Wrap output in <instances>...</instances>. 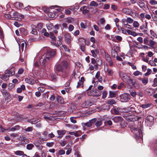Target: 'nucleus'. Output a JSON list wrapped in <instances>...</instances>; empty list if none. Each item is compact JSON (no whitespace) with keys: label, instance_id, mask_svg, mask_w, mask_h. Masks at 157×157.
I'll use <instances>...</instances> for the list:
<instances>
[{"label":"nucleus","instance_id":"nucleus-40","mask_svg":"<svg viewBox=\"0 0 157 157\" xmlns=\"http://www.w3.org/2000/svg\"><path fill=\"white\" fill-rule=\"evenodd\" d=\"M138 48L139 49L141 48L145 50H148L150 48V47H149L148 45L147 46V45H143L142 47Z\"/></svg>","mask_w":157,"mask_h":157},{"label":"nucleus","instance_id":"nucleus-24","mask_svg":"<svg viewBox=\"0 0 157 157\" xmlns=\"http://www.w3.org/2000/svg\"><path fill=\"white\" fill-rule=\"evenodd\" d=\"M0 76L1 79L5 81H7L9 79V78L10 77L9 76H8V75H6V73H5L4 75H0Z\"/></svg>","mask_w":157,"mask_h":157},{"label":"nucleus","instance_id":"nucleus-45","mask_svg":"<svg viewBox=\"0 0 157 157\" xmlns=\"http://www.w3.org/2000/svg\"><path fill=\"white\" fill-rule=\"evenodd\" d=\"M127 109L128 111H134L135 110L134 108L132 105H131L129 107H128Z\"/></svg>","mask_w":157,"mask_h":157},{"label":"nucleus","instance_id":"nucleus-4","mask_svg":"<svg viewBox=\"0 0 157 157\" xmlns=\"http://www.w3.org/2000/svg\"><path fill=\"white\" fill-rule=\"evenodd\" d=\"M120 97L121 100L122 102H125L129 99L130 95L128 94L124 93L121 94Z\"/></svg>","mask_w":157,"mask_h":157},{"label":"nucleus","instance_id":"nucleus-20","mask_svg":"<svg viewBox=\"0 0 157 157\" xmlns=\"http://www.w3.org/2000/svg\"><path fill=\"white\" fill-rule=\"evenodd\" d=\"M129 119L130 121H134L138 120L139 119V117L136 115H132L129 117Z\"/></svg>","mask_w":157,"mask_h":157},{"label":"nucleus","instance_id":"nucleus-28","mask_svg":"<svg viewBox=\"0 0 157 157\" xmlns=\"http://www.w3.org/2000/svg\"><path fill=\"white\" fill-rule=\"evenodd\" d=\"M58 135V138H61L65 134V131L63 130H58L57 131Z\"/></svg>","mask_w":157,"mask_h":157},{"label":"nucleus","instance_id":"nucleus-46","mask_svg":"<svg viewBox=\"0 0 157 157\" xmlns=\"http://www.w3.org/2000/svg\"><path fill=\"white\" fill-rule=\"evenodd\" d=\"M151 105V104H145L142 105L141 106L143 108L145 109L150 107Z\"/></svg>","mask_w":157,"mask_h":157},{"label":"nucleus","instance_id":"nucleus-51","mask_svg":"<svg viewBox=\"0 0 157 157\" xmlns=\"http://www.w3.org/2000/svg\"><path fill=\"white\" fill-rule=\"evenodd\" d=\"M37 29L39 30L41 29L43 27V24L41 23H39L36 26Z\"/></svg>","mask_w":157,"mask_h":157},{"label":"nucleus","instance_id":"nucleus-34","mask_svg":"<svg viewBox=\"0 0 157 157\" xmlns=\"http://www.w3.org/2000/svg\"><path fill=\"white\" fill-rule=\"evenodd\" d=\"M151 70L150 69L148 68L147 69V72L146 73L144 74L143 75V76H144V77L147 76L149 75H150L151 74Z\"/></svg>","mask_w":157,"mask_h":157},{"label":"nucleus","instance_id":"nucleus-12","mask_svg":"<svg viewBox=\"0 0 157 157\" xmlns=\"http://www.w3.org/2000/svg\"><path fill=\"white\" fill-rule=\"evenodd\" d=\"M136 3L140 8L143 9L145 8V4L142 0H137Z\"/></svg>","mask_w":157,"mask_h":157},{"label":"nucleus","instance_id":"nucleus-18","mask_svg":"<svg viewBox=\"0 0 157 157\" xmlns=\"http://www.w3.org/2000/svg\"><path fill=\"white\" fill-rule=\"evenodd\" d=\"M2 94L4 95L5 97L7 98H9L10 96V94L8 93L7 90H3L2 91Z\"/></svg>","mask_w":157,"mask_h":157},{"label":"nucleus","instance_id":"nucleus-49","mask_svg":"<svg viewBox=\"0 0 157 157\" xmlns=\"http://www.w3.org/2000/svg\"><path fill=\"white\" fill-rule=\"evenodd\" d=\"M90 5V6L96 7L98 6V4L94 1H92L91 2Z\"/></svg>","mask_w":157,"mask_h":157},{"label":"nucleus","instance_id":"nucleus-36","mask_svg":"<svg viewBox=\"0 0 157 157\" xmlns=\"http://www.w3.org/2000/svg\"><path fill=\"white\" fill-rule=\"evenodd\" d=\"M150 39L147 37H145L144 39V44L147 45Z\"/></svg>","mask_w":157,"mask_h":157},{"label":"nucleus","instance_id":"nucleus-2","mask_svg":"<svg viewBox=\"0 0 157 157\" xmlns=\"http://www.w3.org/2000/svg\"><path fill=\"white\" fill-rule=\"evenodd\" d=\"M56 54V52L54 50L51 49L47 50L46 55L45 56L46 59L49 61L51 60L55 56Z\"/></svg>","mask_w":157,"mask_h":157},{"label":"nucleus","instance_id":"nucleus-53","mask_svg":"<svg viewBox=\"0 0 157 157\" xmlns=\"http://www.w3.org/2000/svg\"><path fill=\"white\" fill-rule=\"evenodd\" d=\"M149 3L151 5H155L157 4V1L155 0H150Z\"/></svg>","mask_w":157,"mask_h":157},{"label":"nucleus","instance_id":"nucleus-15","mask_svg":"<svg viewBox=\"0 0 157 157\" xmlns=\"http://www.w3.org/2000/svg\"><path fill=\"white\" fill-rule=\"evenodd\" d=\"M122 12L123 13L126 14L131 15V13L132 12V10L130 9L124 8L122 10Z\"/></svg>","mask_w":157,"mask_h":157},{"label":"nucleus","instance_id":"nucleus-6","mask_svg":"<svg viewBox=\"0 0 157 157\" xmlns=\"http://www.w3.org/2000/svg\"><path fill=\"white\" fill-rule=\"evenodd\" d=\"M119 75L120 77L124 82L125 80L128 78V76L123 71H120L119 72Z\"/></svg>","mask_w":157,"mask_h":157},{"label":"nucleus","instance_id":"nucleus-32","mask_svg":"<svg viewBox=\"0 0 157 157\" xmlns=\"http://www.w3.org/2000/svg\"><path fill=\"white\" fill-rule=\"evenodd\" d=\"M111 55L113 57H116L118 56L117 52H116V50H114L112 49L111 50Z\"/></svg>","mask_w":157,"mask_h":157},{"label":"nucleus","instance_id":"nucleus-11","mask_svg":"<svg viewBox=\"0 0 157 157\" xmlns=\"http://www.w3.org/2000/svg\"><path fill=\"white\" fill-rule=\"evenodd\" d=\"M18 139L21 142V143L22 144H25L27 143V142L26 141L27 140V138L26 137L24 136L21 135L18 138Z\"/></svg>","mask_w":157,"mask_h":157},{"label":"nucleus","instance_id":"nucleus-60","mask_svg":"<svg viewBox=\"0 0 157 157\" xmlns=\"http://www.w3.org/2000/svg\"><path fill=\"white\" fill-rule=\"evenodd\" d=\"M107 95V92L106 91H103L102 95V98L103 99H105V98Z\"/></svg>","mask_w":157,"mask_h":157},{"label":"nucleus","instance_id":"nucleus-50","mask_svg":"<svg viewBox=\"0 0 157 157\" xmlns=\"http://www.w3.org/2000/svg\"><path fill=\"white\" fill-rule=\"evenodd\" d=\"M127 63L130 66H131L132 67L133 69L135 70L136 69V66H134L133 63L129 62H128Z\"/></svg>","mask_w":157,"mask_h":157},{"label":"nucleus","instance_id":"nucleus-25","mask_svg":"<svg viewBox=\"0 0 157 157\" xmlns=\"http://www.w3.org/2000/svg\"><path fill=\"white\" fill-rule=\"evenodd\" d=\"M126 32L128 34L132 35L133 36H136L138 35V34L130 30H127Z\"/></svg>","mask_w":157,"mask_h":157},{"label":"nucleus","instance_id":"nucleus-48","mask_svg":"<svg viewBox=\"0 0 157 157\" xmlns=\"http://www.w3.org/2000/svg\"><path fill=\"white\" fill-rule=\"evenodd\" d=\"M34 147V145L32 144H29L27 145L26 148L27 149L30 150Z\"/></svg>","mask_w":157,"mask_h":157},{"label":"nucleus","instance_id":"nucleus-27","mask_svg":"<svg viewBox=\"0 0 157 157\" xmlns=\"http://www.w3.org/2000/svg\"><path fill=\"white\" fill-rule=\"evenodd\" d=\"M91 52L92 54L93 57H96L97 56V54L99 52V51L98 49H96L94 50H92L91 51Z\"/></svg>","mask_w":157,"mask_h":157},{"label":"nucleus","instance_id":"nucleus-7","mask_svg":"<svg viewBox=\"0 0 157 157\" xmlns=\"http://www.w3.org/2000/svg\"><path fill=\"white\" fill-rule=\"evenodd\" d=\"M5 73H6V75H8V76L10 77L13 75L15 74L14 68H12L6 71Z\"/></svg>","mask_w":157,"mask_h":157},{"label":"nucleus","instance_id":"nucleus-5","mask_svg":"<svg viewBox=\"0 0 157 157\" xmlns=\"http://www.w3.org/2000/svg\"><path fill=\"white\" fill-rule=\"evenodd\" d=\"M145 122L148 125L152 124L154 122V118L151 116L147 117L145 119Z\"/></svg>","mask_w":157,"mask_h":157},{"label":"nucleus","instance_id":"nucleus-43","mask_svg":"<svg viewBox=\"0 0 157 157\" xmlns=\"http://www.w3.org/2000/svg\"><path fill=\"white\" fill-rule=\"evenodd\" d=\"M126 19L127 24H131L133 22V19L130 17H127Z\"/></svg>","mask_w":157,"mask_h":157},{"label":"nucleus","instance_id":"nucleus-55","mask_svg":"<svg viewBox=\"0 0 157 157\" xmlns=\"http://www.w3.org/2000/svg\"><path fill=\"white\" fill-rule=\"evenodd\" d=\"M142 74V73L141 72L138 71L134 72L133 73V75L135 76H137L140 75H141Z\"/></svg>","mask_w":157,"mask_h":157},{"label":"nucleus","instance_id":"nucleus-23","mask_svg":"<svg viewBox=\"0 0 157 157\" xmlns=\"http://www.w3.org/2000/svg\"><path fill=\"white\" fill-rule=\"evenodd\" d=\"M105 71L106 72L108 75L109 76H112L113 74V71L112 69L109 68L107 67L106 71Z\"/></svg>","mask_w":157,"mask_h":157},{"label":"nucleus","instance_id":"nucleus-39","mask_svg":"<svg viewBox=\"0 0 157 157\" xmlns=\"http://www.w3.org/2000/svg\"><path fill=\"white\" fill-rule=\"evenodd\" d=\"M105 58L106 61L109 63V62L112 60L110 56L108 54H105Z\"/></svg>","mask_w":157,"mask_h":157},{"label":"nucleus","instance_id":"nucleus-19","mask_svg":"<svg viewBox=\"0 0 157 157\" xmlns=\"http://www.w3.org/2000/svg\"><path fill=\"white\" fill-rule=\"evenodd\" d=\"M156 44V42L154 41L153 39H150L147 45L150 46V48H152L154 47V46Z\"/></svg>","mask_w":157,"mask_h":157},{"label":"nucleus","instance_id":"nucleus-21","mask_svg":"<svg viewBox=\"0 0 157 157\" xmlns=\"http://www.w3.org/2000/svg\"><path fill=\"white\" fill-rule=\"evenodd\" d=\"M80 10L82 11V13L84 14L87 13L89 12V10H87V8L86 6H84L81 7Z\"/></svg>","mask_w":157,"mask_h":157},{"label":"nucleus","instance_id":"nucleus-13","mask_svg":"<svg viewBox=\"0 0 157 157\" xmlns=\"http://www.w3.org/2000/svg\"><path fill=\"white\" fill-rule=\"evenodd\" d=\"M112 120L115 122L120 123L123 121V118L121 116H117L113 118Z\"/></svg>","mask_w":157,"mask_h":157},{"label":"nucleus","instance_id":"nucleus-64","mask_svg":"<svg viewBox=\"0 0 157 157\" xmlns=\"http://www.w3.org/2000/svg\"><path fill=\"white\" fill-rule=\"evenodd\" d=\"M153 86L154 87H155L157 86V78H155L153 80Z\"/></svg>","mask_w":157,"mask_h":157},{"label":"nucleus","instance_id":"nucleus-38","mask_svg":"<svg viewBox=\"0 0 157 157\" xmlns=\"http://www.w3.org/2000/svg\"><path fill=\"white\" fill-rule=\"evenodd\" d=\"M102 124L101 120H99L97 121L95 123V125L97 127H99L102 125Z\"/></svg>","mask_w":157,"mask_h":157},{"label":"nucleus","instance_id":"nucleus-62","mask_svg":"<svg viewBox=\"0 0 157 157\" xmlns=\"http://www.w3.org/2000/svg\"><path fill=\"white\" fill-rule=\"evenodd\" d=\"M13 16H14L15 18H20V14L17 12L15 13H13Z\"/></svg>","mask_w":157,"mask_h":157},{"label":"nucleus","instance_id":"nucleus-29","mask_svg":"<svg viewBox=\"0 0 157 157\" xmlns=\"http://www.w3.org/2000/svg\"><path fill=\"white\" fill-rule=\"evenodd\" d=\"M14 6L18 9H21L23 7V5L22 3L17 2L14 4Z\"/></svg>","mask_w":157,"mask_h":157},{"label":"nucleus","instance_id":"nucleus-54","mask_svg":"<svg viewBox=\"0 0 157 157\" xmlns=\"http://www.w3.org/2000/svg\"><path fill=\"white\" fill-rule=\"evenodd\" d=\"M48 15L50 17L53 18L55 17L56 14L54 13L49 12L48 13Z\"/></svg>","mask_w":157,"mask_h":157},{"label":"nucleus","instance_id":"nucleus-3","mask_svg":"<svg viewBox=\"0 0 157 157\" xmlns=\"http://www.w3.org/2000/svg\"><path fill=\"white\" fill-rule=\"evenodd\" d=\"M62 66L65 69L69 70L71 68V66L70 62L67 61H63L61 63Z\"/></svg>","mask_w":157,"mask_h":157},{"label":"nucleus","instance_id":"nucleus-30","mask_svg":"<svg viewBox=\"0 0 157 157\" xmlns=\"http://www.w3.org/2000/svg\"><path fill=\"white\" fill-rule=\"evenodd\" d=\"M119 108H117V109H112L111 110V112L113 114H115L118 115L119 113Z\"/></svg>","mask_w":157,"mask_h":157},{"label":"nucleus","instance_id":"nucleus-56","mask_svg":"<svg viewBox=\"0 0 157 157\" xmlns=\"http://www.w3.org/2000/svg\"><path fill=\"white\" fill-rule=\"evenodd\" d=\"M69 134L71 135H74L76 137H78L79 136L78 134L77 133V132H69Z\"/></svg>","mask_w":157,"mask_h":157},{"label":"nucleus","instance_id":"nucleus-41","mask_svg":"<svg viewBox=\"0 0 157 157\" xmlns=\"http://www.w3.org/2000/svg\"><path fill=\"white\" fill-rule=\"evenodd\" d=\"M139 24L137 21H135L133 22V25L135 28H138L139 26Z\"/></svg>","mask_w":157,"mask_h":157},{"label":"nucleus","instance_id":"nucleus-16","mask_svg":"<svg viewBox=\"0 0 157 157\" xmlns=\"http://www.w3.org/2000/svg\"><path fill=\"white\" fill-rule=\"evenodd\" d=\"M19 129V126L18 125H16L13 127H10L6 129V131H15L18 130Z\"/></svg>","mask_w":157,"mask_h":157},{"label":"nucleus","instance_id":"nucleus-57","mask_svg":"<svg viewBox=\"0 0 157 157\" xmlns=\"http://www.w3.org/2000/svg\"><path fill=\"white\" fill-rule=\"evenodd\" d=\"M58 153L60 155H63L65 154V151L63 149H60Z\"/></svg>","mask_w":157,"mask_h":157},{"label":"nucleus","instance_id":"nucleus-47","mask_svg":"<svg viewBox=\"0 0 157 157\" xmlns=\"http://www.w3.org/2000/svg\"><path fill=\"white\" fill-rule=\"evenodd\" d=\"M126 19H123L122 20L121 22L122 23V24L124 25V26H126V25H128L129 26H130V25H128L127 23V21H126Z\"/></svg>","mask_w":157,"mask_h":157},{"label":"nucleus","instance_id":"nucleus-31","mask_svg":"<svg viewBox=\"0 0 157 157\" xmlns=\"http://www.w3.org/2000/svg\"><path fill=\"white\" fill-rule=\"evenodd\" d=\"M114 38H116L117 40V41H116L117 42H119L121 41L122 40V37L119 36H115ZM113 41L116 42V41L114 40V39H113Z\"/></svg>","mask_w":157,"mask_h":157},{"label":"nucleus","instance_id":"nucleus-44","mask_svg":"<svg viewBox=\"0 0 157 157\" xmlns=\"http://www.w3.org/2000/svg\"><path fill=\"white\" fill-rule=\"evenodd\" d=\"M132 85L136 89H138L139 87V85L138 83L136 81L134 82Z\"/></svg>","mask_w":157,"mask_h":157},{"label":"nucleus","instance_id":"nucleus-35","mask_svg":"<svg viewBox=\"0 0 157 157\" xmlns=\"http://www.w3.org/2000/svg\"><path fill=\"white\" fill-rule=\"evenodd\" d=\"M57 102L60 104L63 103V99L62 97H58L57 98Z\"/></svg>","mask_w":157,"mask_h":157},{"label":"nucleus","instance_id":"nucleus-33","mask_svg":"<svg viewBox=\"0 0 157 157\" xmlns=\"http://www.w3.org/2000/svg\"><path fill=\"white\" fill-rule=\"evenodd\" d=\"M24 152L18 150L14 152L15 154L18 156H22Z\"/></svg>","mask_w":157,"mask_h":157},{"label":"nucleus","instance_id":"nucleus-26","mask_svg":"<svg viewBox=\"0 0 157 157\" xmlns=\"http://www.w3.org/2000/svg\"><path fill=\"white\" fill-rule=\"evenodd\" d=\"M124 82L127 83L129 85L132 84V85L134 82L133 80L131 79L129 76H128V78H127V79L125 80Z\"/></svg>","mask_w":157,"mask_h":157},{"label":"nucleus","instance_id":"nucleus-22","mask_svg":"<svg viewBox=\"0 0 157 157\" xmlns=\"http://www.w3.org/2000/svg\"><path fill=\"white\" fill-rule=\"evenodd\" d=\"M48 61L46 59L45 57H42L40 59V63L41 65L44 66L46 62Z\"/></svg>","mask_w":157,"mask_h":157},{"label":"nucleus","instance_id":"nucleus-61","mask_svg":"<svg viewBox=\"0 0 157 157\" xmlns=\"http://www.w3.org/2000/svg\"><path fill=\"white\" fill-rule=\"evenodd\" d=\"M51 77L53 81H55L56 80V75L52 74L51 75Z\"/></svg>","mask_w":157,"mask_h":157},{"label":"nucleus","instance_id":"nucleus-14","mask_svg":"<svg viewBox=\"0 0 157 157\" xmlns=\"http://www.w3.org/2000/svg\"><path fill=\"white\" fill-rule=\"evenodd\" d=\"M55 70L58 72H63L64 71L63 68L60 64H57L56 65Z\"/></svg>","mask_w":157,"mask_h":157},{"label":"nucleus","instance_id":"nucleus-1","mask_svg":"<svg viewBox=\"0 0 157 157\" xmlns=\"http://www.w3.org/2000/svg\"><path fill=\"white\" fill-rule=\"evenodd\" d=\"M143 130L142 125L140 124L138 127V130L137 127L136 126L132 127L131 128L132 132L134 133L136 136L137 137H141V136H142V131Z\"/></svg>","mask_w":157,"mask_h":157},{"label":"nucleus","instance_id":"nucleus-52","mask_svg":"<svg viewBox=\"0 0 157 157\" xmlns=\"http://www.w3.org/2000/svg\"><path fill=\"white\" fill-rule=\"evenodd\" d=\"M110 96L111 98L114 97L116 94L115 92L110 91L109 92Z\"/></svg>","mask_w":157,"mask_h":157},{"label":"nucleus","instance_id":"nucleus-42","mask_svg":"<svg viewBox=\"0 0 157 157\" xmlns=\"http://www.w3.org/2000/svg\"><path fill=\"white\" fill-rule=\"evenodd\" d=\"M146 24V27L144 29H143L142 30V32H143L145 34H147L148 33V29L147 28V23Z\"/></svg>","mask_w":157,"mask_h":157},{"label":"nucleus","instance_id":"nucleus-37","mask_svg":"<svg viewBox=\"0 0 157 157\" xmlns=\"http://www.w3.org/2000/svg\"><path fill=\"white\" fill-rule=\"evenodd\" d=\"M107 103L109 105L114 104H115L116 101L113 99H110L107 101Z\"/></svg>","mask_w":157,"mask_h":157},{"label":"nucleus","instance_id":"nucleus-17","mask_svg":"<svg viewBox=\"0 0 157 157\" xmlns=\"http://www.w3.org/2000/svg\"><path fill=\"white\" fill-rule=\"evenodd\" d=\"M139 79L141 81L142 83L144 85H146L148 82V79L146 77H144L142 78H140Z\"/></svg>","mask_w":157,"mask_h":157},{"label":"nucleus","instance_id":"nucleus-58","mask_svg":"<svg viewBox=\"0 0 157 157\" xmlns=\"http://www.w3.org/2000/svg\"><path fill=\"white\" fill-rule=\"evenodd\" d=\"M148 64H150L152 66H155L156 65V64L153 61H151L150 60Z\"/></svg>","mask_w":157,"mask_h":157},{"label":"nucleus","instance_id":"nucleus-9","mask_svg":"<svg viewBox=\"0 0 157 157\" xmlns=\"http://www.w3.org/2000/svg\"><path fill=\"white\" fill-rule=\"evenodd\" d=\"M28 78H26L25 79V81L33 85L34 83V77L33 76H29L28 77Z\"/></svg>","mask_w":157,"mask_h":157},{"label":"nucleus","instance_id":"nucleus-63","mask_svg":"<svg viewBox=\"0 0 157 157\" xmlns=\"http://www.w3.org/2000/svg\"><path fill=\"white\" fill-rule=\"evenodd\" d=\"M83 124L84 125H85L88 127H90L92 126V125L89 121L86 123H84Z\"/></svg>","mask_w":157,"mask_h":157},{"label":"nucleus","instance_id":"nucleus-8","mask_svg":"<svg viewBox=\"0 0 157 157\" xmlns=\"http://www.w3.org/2000/svg\"><path fill=\"white\" fill-rule=\"evenodd\" d=\"M97 90L93 89L92 90L88 91L87 94L89 96L97 97L98 96V95L95 94V93H97Z\"/></svg>","mask_w":157,"mask_h":157},{"label":"nucleus","instance_id":"nucleus-10","mask_svg":"<svg viewBox=\"0 0 157 157\" xmlns=\"http://www.w3.org/2000/svg\"><path fill=\"white\" fill-rule=\"evenodd\" d=\"M92 104V103L90 100H87L82 103V106L83 107L87 108L91 105Z\"/></svg>","mask_w":157,"mask_h":157},{"label":"nucleus","instance_id":"nucleus-59","mask_svg":"<svg viewBox=\"0 0 157 157\" xmlns=\"http://www.w3.org/2000/svg\"><path fill=\"white\" fill-rule=\"evenodd\" d=\"M50 38L53 40H55V36L53 33L52 32H50Z\"/></svg>","mask_w":157,"mask_h":157}]
</instances>
